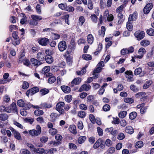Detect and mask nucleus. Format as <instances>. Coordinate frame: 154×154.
Returning a JSON list of instances; mask_svg holds the SVG:
<instances>
[{
	"label": "nucleus",
	"mask_w": 154,
	"mask_h": 154,
	"mask_svg": "<svg viewBox=\"0 0 154 154\" xmlns=\"http://www.w3.org/2000/svg\"><path fill=\"white\" fill-rule=\"evenodd\" d=\"M36 130L32 129L29 131V134L32 137H35L38 136L41 132V128L39 125H37L36 126Z\"/></svg>",
	"instance_id": "f257e3e1"
},
{
	"label": "nucleus",
	"mask_w": 154,
	"mask_h": 154,
	"mask_svg": "<svg viewBox=\"0 0 154 154\" xmlns=\"http://www.w3.org/2000/svg\"><path fill=\"white\" fill-rule=\"evenodd\" d=\"M65 104L63 102H60L58 103L56 106V109L60 114H63L64 113V110L63 109Z\"/></svg>",
	"instance_id": "f03ea898"
},
{
	"label": "nucleus",
	"mask_w": 154,
	"mask_h": 154,
	"mask_svg": "<svg viewBox=\"0 0 154 154\" xmlns=\"http://www.w3.org/2000/svg\"><path fill=\"white\" fill-rule=\"evenodd\" d=\"M6 109V112H7L10 113L11 111L12 110L14 113H17V106L15 103H12L10 106L7 107V109Z\"/></svg>",
	"instance_id": "7ed1b4c3"
},
{
	"label": "nucleus",
	"mask_w": 154,
	"mask_h": 154,
	"mask_svg": "<svg viewBox=\"0 0 154 154\" xmlns=\"http://www.w3.org/2000/svg\"><path fill=\"white\" fill-rule=\"evenodd\" d=\"M39 91V90L38 87H34L27 91L26 93V94L29 97V95L32 96L38 92Z\"/></svg>",
	"instance_id": "20e7f679"
},
{
	"label": "nucleus",
	"mask_w": 154,
	"mask_h": 154,
	"mask_svg": "<svg viewBox=\"0 0 154 154\" xmlns=\"http://www.w3.org/2000/svg\"><path fill=\"white\" fill-rule=\"evenodd\" d=\"M145 32L144 31H137L134 33V36L138 40H140L145 37Z\"/></svg>",
	"instance_id": "39448f33"
},
{
	"label": "nucleus",
	"mask_w": 154,
	"mask_h": 154,
	"mask_svg": "<svg viewBox=\"0 0 154 154\" xmlns=\"http://www.w3.org/2000/svg\"><path fill=\"white\" fill-rule=\"evenodd\" d=\"M134 51V48L132 47L129 48H123L121 51V53L122 55H125L126 54L133 53Z\"/></svg>",
	"instance_id": "423d86ee"
},
{
	"label": "nucleus",
	"mask_w": 154,
	"mask_h": 154,
	"mask_svg": "<svg viewBox=\"0 0 154 154\" xmlns=\"http://www.w3.org/2000/svg\"><path fill=\"white\" fill-rule=\"evenodd\" d=\"M58 48L61 52H63L67 48L66 42L64 41H62L59 42L58 45Z\"/></svg>",
	"instance_id": "0eeeda50"
},
{
	"label": "nucleus",
	"mask_w": 154,
	"mask_h": 154,
	"mask_svg": "<svg viewBox=\"0 0 154 154\" xmlns=\"http://www.w3.org/2000/svg\"><path fill=\"white\" fill-rule=\"evenodd\" d=\"M105 131L106 133H110L114 136H116L119 133L118 130L114 129L113 127L107 128L105 129Z\"/></svg>",
	"instance_id": "6e6552de"
},
{
	"label": "nucleus",
	"mask_w": 154,
	"mask_h": 154,
	"mask_svg": "<svg viewBox=\"0 0 154 154\" xmlns=\"http://www.w3.org/2000/svg\"><path fill=\"white\" fill-rule=\"evenodd\" d=\"M152 3H149L147 4L143 9V12L145 14H148L153 7Z\"/></svg>",
	"instance_id": "1a4fd4ad"
},
{
	"label": "nucleus",
	"mask_w": 154,
	"mask_h": 154,
	"mask_svg": "<svg viewBox=\"0 0 154 154\" xmlns=\"http://www.w3.org/2000/svg\"><path fill=\"white\" fill-rule=\"evenodd\" d=\"M38 42L42 45L46 46L49 42V40L48 38H41L38 39Z\"/></svg>",
	"instance_id": "9d476101"
},
{
	"label": "nucleus",
	"mask_w": 154,
	"mask_h": 154,
	"mask_svg": "<svg viewBox=\"0 0 154 154\" xmlns=\"http://www.w3.org/2000/svg\"><path fill=\"white\" fill-rule=\"evenodd\" d=\"M30 62L31 64L34 66L38 67L41 65L42 63L38 60L34 58H32L30 60Z\"/></svg>",
	"instance_id": "9b49d317"
},
{
	"label": "nucleus",
	"mask_w": 154,
	"mask_h": 154,
	"mask_svg": "<svg viewBox=\"0 0 154 154\" xmlns=\"http://www.w3.org/2000/svg\"><path fill=\"white\" fill-rule=\"evenodd\" d=\"M13 37L14 39V41H13L12 44L14 45H19L20 43V41L18 39V36L15 32L12 33Z\"/></svg>",
	"instance_id": "f8f14e48"
},
{
	"label": "nucleus",
	"mask_w": 154,
	"mask_h": 154,
	"mask_svg": "<svg viewBox=\"0 0 154 154\" xmlns=\"http://www.w3.org/2000/svg\"><path fill=\"white\" fill-rule=\"evenodd\" d=\"M60 115L55 112H52L50 115V121L52 122H54L58 118Z\"/></svg>",
	"instance_id": "ddd939ff"
},
{
	"label": "nucleus",
	"mask_w": 154,
	"mask_h": 154,
	"mask_svg": "<svg viewBox=\"0 0 154 154\" xmlns=\"http://www.w3.org/2000/svg\"><path fill=\"white\" fill-rule=\"evenodd\" d=\"M50 67L47 66H45L42 69V73L43 74H46L47 77H49L52 75V74L50 73H48L50 70Z\"/></svg>",
	"instance_id": "4468645a"
},
{
	"label": "nucleus",
	"mask_w": 154,
	"mask_h": 154,
	"mask_svg": "<svg viewBox=\"0 0 154 154\" xmlns=\"http://www.w3.org/2000/svg\"><path fill=\"white\" fill-rule=\"evenodd\" d=\"M81 81V79L80 78L74 79L70 84V86L72 87H73L75 85H79Z\"/></svg>",
	"instance_id": "2eb2a0df"
},
{
	"label": "nucleus",
	"mask_w": 154,
	"mask_h": 154,
	"mask_svg": "<svg viewBox=\"0 0 154 154\" xmlns=\"http://www.w3.org/2000/svg\"><path fill=\"white\" fill-rule=\"evenodd\" d=\"M52 105L50 103L45 102L42 103L40 105V108L43 109L46 108H50L52 107Z\"/></svg>",
	"instance_id": "dca6fc26"
},
{
	"label": "nucleus",
	"mask_w": 154,
	"mask_h": 154,
	"mask_svg": "<svg viewBox=\"0 0 154 154\" xmlns=\"http://www.w3.org/2000/svg\"><path fill=\"white\" fill-rule=\"evenodd\" d=\"M11 130L13 132V134L16 139L18 140H22V138L21 137L20 134L19 132L15 130L13 128H12V129H11Z\"/></svg>",
	"instance_id": "f3484780"
},
{
	"label": "nucleus",
	"mask_w": 154,
	"mask_h": 154,
	"mask_svg": "<svg viewBox=\"0 0 154 154\" xmlns=\"http://www.w3.org/2000/svg\"><path fill=\"white\" fill-rule=\"evenodd\" d=\"M91 86L89 85L84 84L79 89V91L81 92L83 91H88L91 89Z\"/></svg>",
	"instance_id": "a211bd4d"
},
{
	"label": "nucleus",
	"mask_w": 154,
	"mask_h": 154,
	"mask_svg": "<svg viewBox=\"0 0 154 154\" xmlns=\"http://www.w3.org/2000/svg\"><path fill=\"white\" fill-rule=\"evenodd\" d=\"M61 88L62 91L66 93H69L71 91L70 88L67 86L63 85L61 86Z\"/></svg>",
	"instance_id": "6ab92c4d"
},
{
	"label": "nucleus",
	"mask_w": 154,
	"mask_h": 154,
	"mask_svg": "<svg viewBox=\"0 0 154 154\" xmlns=\"http://www.w3.org/2000/svg\"><path fill=\"white\" fill-rule=\"evenodd\" d=\"M46 62L48 64H51L53 62L54 59L51 56H45V58Z\"/></svg>",
	"instance_id": "aec40b11"
},
{
	"label": "nucleus",
	"mask_w": 154,
	"mask_h": 154,
	"mask_svg": "<svg viewBox=\"0 0 154 154\" xmlns=\"http://www.w3.org/2000/svg\"><path fill=\"white\" fill-rule=\"evenodd\" d=\"M37 58L39 60H43L45 57V56L44 53L42 52H39L37 55Z\"/></svg>",
	"instance_id": "412c9836"
},
{
	"label": "nucleus",
	"mask_w": 154,
	"mask_h": 154,
	"mask_svg": "<svg viewBox=\"0 0 154 154\" xmlns=\"http://www.w3.org/2000/svg\"><path fill=\"white\" fill-rule=\"evenodd\" d=\"M103 140L101 138L99 139L95 142L93 145V147L94 149H97L101 144Z\"/></svg>",
	"instance_id": "4be33fe9"
},
{
	"label": "nucleus",
	"mask_w": 154,
	"mask_h": 154,
	"mask_svg": "<svg viewBox=\"0 0 154 154\" xmlns=\"http://www.w3.org/2000/svg\"><path fill=\"white\" fill-rule=\"evenodd\" d=\"M150 44V41L146 39H143L140 42V45L143 47H146Z\"/></svg>",
	"instance_id": "5701e85b"
},
{
	"label": "nucleus",
	"mask_w": 154,
	"mask_h": 154,
	"mask_svg": "<svg viewBox=\"0 0 154 154\" xmlns=\"http://www.w3.org/2000/svg\"><path fill=\"white\" fill-rule=\"evenodd\" d=\"M137 14L135 13H134L132 14H130L128 18V21H133L135 20L137 18Z\"/></svg>",
	"instance_id": "b1692460"
},
{
	"label": "nucleus",
	"mask_w": 154,
	"mask_h": 154,
	"mask_svg": "<svg viewBox=\"0 0 154 154\" xmlns=\"http://www.w3.org/2000/svg\"><path fill=\"white\" fill-rule=\"evenodd\" d=\"M31 18L32 19L35 20L37 22L43 19V18L42 16L34 14L31 15Z\"/></svg>",
	"instance_id": "393cba45"
},
{
	"label": "nucleus",
	"mask_w": 154,
	"mask_h": 154,
	"mask_svg": "<svg viewBox=\"0 0 154 154\" xmlns=\"http://www.w3.org/2000/svg\"><path fill=\"white\" fill-rule=\"evenodd\" d=\"M94 40V38L91 34H89L87 36V41L88 43L90 45H91Z\"/></svg>",
	"instance_id": "a878e982"
},
{
	"label": "nucleus",
	"mask_w": 154,
	"mask_h": 154,
	"mask_svg": "<svg viewBox=\"0 0 154 154\" xmlns=\"http://www.w3.org/2000/svg\"><path fill=\"white\" fill-rule=\"evenodd\" d=\"M69 130L71 133L74 134H75L77 133L76 127L74 125H71L69 128Z\"/></svg>",
	"instance_id": "bb28decb"
},
{
	"label": "nucleus",
	"mask_w": 154,
	"mask_h": 154,
	"mask_svg": "<svg viewBox=\"0 0 154 154\" xmlns=\"http://www.w3.org/2000/svg\"><path fill=\"white\" fill-rule=\"evenodd\" d=\"M125 131L127 133L130 134H132L134 132V129L131 126L126 127L125 129Z\"/></svg>",
	"instance_id": "cd10ccee"
},
{
	"label": "nucleus",
	"mask_w": 154,
	"mask_h": 154,
	"mask_svg": "<svg viewBox=\"0 0 154 154\" xmlns=\"http://www.w3.org/2000/svg\"><path fill=\"white\" fill-rule=\"evenodd\" d=\"M86 140V137L85 136H80L79 137L78 141L79 144H82L84 143Z\"/></svg>",
	"instance_id": "c85d7f7f"
},
{
	"label": "nucleus",
	"mask_w": 154,
	"mask_h": 154,
	"mask_svg": "<svg viewBox=\"0 0 154 154\" xmlns=\"http://www.w3.org/2000/svg\"><path fill=\"white\" fill-rule=\"evenodd\" d=\"M51 36L53 39L56 40L60 38V35L57 33H52Z\"/></svg>",
	"instance_id": "c756f323"
},
{
	"label": "nucleus",
	"mask_w": 154,
	"mask_h": 154,
	"mask_svg": "<svg viewBox=\"0 0 154 154\" xmlns=\"http://www.w3.org/2000/svg\"><path fill=\"white\" fill-rule=\"evenodd\" d=\"M8 116L6 114H0V120L2 121H5L8 118Z\"/></svg>",
	"instance_id": "7c9ffc66"
},
{
	"label": "nucleus",
	"mask_w": 154,
	"mask_h": 154,
	"mask_svg": "<svg viewBox=\"0 0 154 154\" xmlns=\"http://www.w3.org/2000/svg\"><path fill=\"white\" fill-rule=\"evenodd\" d=\"M57 130L55 128H52L50 129L49 130V133L51 135L54 136L57 133Z\"/></svg>",
	"instance_id": "2f4dec72"
},
{
	"label": "nucleus",
	"mask_w": 154,
	"mask_h": 154,
	"mask_svg": "<svg viewBox=\"0 0 154 154\" xmlns=\"http://www.w3.org/2000/svg\"><path fill=\"white\" fill-rule=\"evenodd\" d=\"M127 114V112L126 111H123L120 112L118 114L120 118H123L125 117Z\"/></svg>",
	"instance_id": "473e14b6"
},
{
	"label": "nucleus",
	"mask_w": 154,
	"mask_h": 154,
	"mask_svg": "<svg viewBox=\"0 0 154 154\" xmlns=\"http://www.w3.org/2000/svg\"><path fill=\"white\" fill-rule=\"evenodd\" d=\"M34 152H36L39 154H42L45 152L44 149L43 148H35L33 151Z\"/></svg>",
	"instance_id": "72a5a7b5"
},
{
	"label": "nucleus",
	"mask_w": 154,
	"mask_h": 154,
	"mask_svg": "<svg viewBox=\"0 0 154 154\" xmlns=\"http://www.w3.org/2000/svg\"><path fill=\"white\" fill-rule=\"evenodd\" d=\"M126 27L127 29L129 31H131L133 29V26L131 21H128L127 22Z\"/></svg>",
	"instance_id": "f704fd0d"
},
{
	"label": "nucleus",
	"mask_w": 154,
	"mask_h": 154,
	"mask_svg": "<svg viewBox=\"0 0 154 154\" xmlns=\"http://www.w3.org/2000/svg\"><path fill=\"white\" fill-rule=\"evenodd\" d=\"M90 18L93 22L96 23L97 21V17L95 14H92L90 16Z\"/></svg>",
	"instance_id": "c9c22d12"
},
{
	"label": "nucleus",
	"mask_w": 154,
	"mask_h": 154,
	"mask_svg": "<svg viewBox=\"0 0 154 154\" xmlns=\"http://www.w3.org/2000/svg\"><path fill=\"white\" fill-rule=\"evenodd\" d=\"M86 113L85 112L83 111H81L78 112V116L81 118H83L85 116Z\"/></svg>",
	"instance_id": "e433bc0d"
},
{
	"label": "nucleus",
	"mask_w": 154,
	"mask_h": 154,
	"mask_svg": "<svg viewBox=\"0 0 154 154\" xmlns=\"http://www.w3.org/2000/svg\"><path fill=\"white\" fill-rule=\"evenodd\" d=\"M137 116V113L135 112H133L130 113L129 115V117L131 120L134 119Z\"/></svg>",
	"instance_id": "4c0bfd02"
},
{
	"label": "nucleus",
	"mask_w": 154,
	"mask_h": 154,
	"mask_svg": "<svg viewBox=\"0 0 154 154\" xmlns=\"http://www.w3.org/2000/svg\"><path fill=\"white\" fill-rule=\"evenodd\" d=\"M73 57L71 55H69L67 57L66 61L67 63L69 65H71L72 62Z\"/></svg>",
	"instance_id": "58836bf2"
},
{
	"label": "nucleus",
	"mask_w": 154,
	"mask_h": 154,
	"mask_svg": "<svg viewBox=\"0 0 154 154\" xmlns=\"http://www.w3.org/2000/svg\"><path fill=\"white\" fill-rule=\"evenodd\" d=\"M126 5V4H124V5H122L118 7L116 9V12H123V9L124 8V7H125Z\"/></svg>",
	"instance_id": "ea45409f"
},
{
	"label": "nucleus",
	"mask_w": 154,
	"mask_h": 154,
	"mask_svg": "<svg viewBox=\"0 0 154 154\" xmlns=\"http://www.w3.org/2000/svg\"><path fill=\"white\" fill-rule=\"evenodd\" d=\"M152 83V81L151 80H149L144 85L143 88L144 89H146L148 88Z\"/></svg>",
	"instance_id": "a19ab883"
},
{
	"label": "nucleus",
	"mask_w": 154,
	"mask_h": 154,
	"mask_svg": "<svg viewBox=\"0 0 154 154\" xmlns=\"http://www.w3.org/2000/svg\"><path fill=\"white\" fill-rule=\"evenodd\" d=\"M56 80V78L54 76H50L48 79V82L50 84H52L55 82Z\"/></svg>",
	"instance_id": "79ce46f5"
},
{
	"label": "nucleus",
	"mask_w": 154,
	"mask_h": 154,
	"mask_svg": "<svg viewBox=\"0 0 154 154\" xmlns=\"http://www.w3.org/2000/svg\"><path fill=\"white\" fill-rule=\"evenodd\" d=\"M34 113L36 116H39L42 115L43 114L44 112L42 110L37 109L35 111Z\"/></svg>",
	"instance_id": "37998d69"
},
{
	"label": "nucleus",
	"mask_w": 154,
	"mask_h": 154,
	"mask_svg": "<svg viewBox=\"0 0 154 154\" xmlns=\"http://www.w3.org/2000/svg\"><path fill=\"white\" fill-rule=\"evenodd\" d=\"M82 58L85 60H91V56L89 54H84L82 55Z\"/></svg>",
	"instance_id": "c03bdc74"
},
{
	"label": "nucleus",
	"mask_w": 154,
	"mask_h": 154,
	"mask_svg": "<svg viewBox=\"0 0 154 154\" xmlns=\"http://www.w3.org/2000/svg\"><path fill=\"white\" fill-rule=\"evenodd\" d=\"M79 24L82 26L85 22V19L83 16H81L80 17L79 19Z\"/></svg>",
	"instance_id": "a18cd8bd"
},
{
	"label": "nucleus",
	"mask_w": 154,
	"mask_h": 154,
	"mask_svg": "<svg viewBox=\"0 0 154 154\" xmlns=\"http://www.w3.org/2000/svg\"><path fill=\"white\" fill-rule=\"evenodd\" d=\"M146 51L145 49L143 48H140L138 51V53L139 54L143 55L145 54Z\"/></svg>",
	"instance_id": "49530a36"
},
{
	"label": "nucleus",
	"mask_w": 154,
	"mask_h": 154,
	"mask_svg": "<svg viewBox=\"0 0 154 154\" xmlns=\"http://www.w3.org/2000/svg\"><path fill=\"white\" fill-rule=\"evenodd\" d=\"M49 92V90L48 89L46 88L42 89L40 91L41 95L42 96L44 95L48 94Z\"/></svg>",
	"instance_id": "de8ad7c7"
},
{
	"label": "nucleus",
	"mask_w": 154,
	"mask_h": 154,
	"mask_svg": "<svg viewBox=\"0 0 154 154\" xmlns=\"http://www.w3.org/2000/svg\"><path fill=\"white\" fill-rule=\"evenodd\" d=\"M143 143L142 141H138L137 142L135 146V147L137 148L142 147L143 146Z\"/></svg>",
	"instance_id": "09e8293b"
},
{
	"label": "nucleus",
	"mask_w": 154,
	"mask_h": 154,
	"mask_svg": "<svg viewBox=\"0 0 154 154\" xmlns=\"http://www.w3.org/2000/svg\"><path fill=\"white\" fill-rule=\"evenodd\" d=\"M146 33L150 36H153L154 35V30L152 28H150L147 29Z\"/></svg>",
	"instance_id": "8fccbe9b"
},
{
	"label": "nucleus",
	"mask_w": 154,
	"mask_h": 154,
	"mask_svg": "<svg viewBox=\"0 0 154 154\" xmlns=\"http://www.w3.org/2000/svg\"><path fill=\"white\" fill-rule=\"evenodd\" d=\"M25 103L22 99H20L18 100L17 102V105L20 107H23Z\"/></svg>",
	"instance_id": "3c124183"
},
{
	"label": "nucleus",
	"mask_w": 154,
	"mask_h": 154,
	"mask_svg": "<svg viewBox=\"0 0 154 154\" xmlns=\"http://www.w3.org/2000/svg\"><path fill=\"white\" fill-rule=\"evenodd\" d=\"M27 18L24 14H23V18L20 20V23L23 25L27 22Z\"/></svg>",
	"instance_id": "603ef678"
},
{
	"label": "nucleus",
	"mask_w": 154,
	"mask_h": 154,
	"mask_svg": "<svg viewBox=\"0 0 154 154\" xmlns=\"http://www.w3.org/2000/svg\"><path fill=\"white\" fill-rule=\"evenodd\" d=\"M41 7V6L40 5L37 4L35 8L37 12L39 14H40L42 13Z\"/></svg>",
	"instance_id": "864d4df0"
},
{
	"label": "nucleus",
	"mask_w": 154,
	"mask_h": 154,
	"mask_svg": "<svg viewBox=\"0 0 154 154\" xmlns=\"http://www.w3.org/2000/svg\"><path fill=\"white\" fill-rule=\"evenodd\" d=\"M72 97L70 95H68L66 96L65 97V99L66 101L69 103L72 100Z\"/></svg>",
	"instance_id": "5fc2aeb1"
},
{
	"label": "nucleus",
	"mask_w": 154,
	"mask_h": 154,
	"mask_svg": "<svg viewBox=\"0 0 154 154\" xmlns=\"http://www.w3.org/2000/svg\"><path fill=\"white\" fill-rule=\"evenodd\" d=\"M142 69L141 68H138L136 69L134 71V74L137 75L139 74L142 72Z\"/></svg>",
	"instance_id": "6e6d98bb"
},
{
	"label": "nucleus",
	"mask_w": 154,
	"mask_h": 154,
	"mask_svg": "<svg viewBox=\"0 0 154 154\" xmlns=\"http://www.w3.org/2000/svg\"><path fill=\"white\" fill-rule=\"evenodd\" d=\"M124 101L125 103H131L134 102L133 99L130 98H126L124 99Z\"/></svg>",
	"instance_id": "4d7b16f0"
},
{
	"label": "nucleus",
	"mask_w": 154,
	"mask_h": 154,
	"mask_svg": "<svg viewBox=\"0 0 154 154\" xmlns=\"http://www.w3.org/2000/svg\"><path fill=\"white\" fill-rule=\"evenodd\" d=\"M115 151V148L114 147H111L109 148L107 152L108 154H112Z\"/></svg>",
	"instance_id": "13d9d810"
},
{
	"label": "nucleus",
	"mask_w": 154,
	"mask_h": 154,
	"mask_svg": "<svg viewBox=\"0 0 154 154\" xmlns=\"http://www.w3.org/2000/svg\"><path fill=\"white\" fill-rule=\"evenodd\" d=\"M89 119L90 121L93 123L94 124L95 123V119L94 115L93 114H90L89 116Z\"/></svg>",
	"instance_id": "bf43d9fd"
},
{
	"label": "nucleus",
	"mask_w": 154,
	"mask_h": 154,
	"mask_svg": "<svg viewBox=\"0 0 154 154\" xmlns=\"http://www.w3.org/2000/svg\"><path fill=\"white\" fill-rule=\"evenodd\" d=\"M105 144L108 146H110L112 144V141L109 139H106L105 141Z\"/></svg>",
	"instance_id": "052dcab7"
},
{
	"label": "nucleus",
	"mask_w": 154,
	"mask_h": 154,
	"mask_svg": "<svg viewBox=\"0 0 154 154\" xmlns=\"http://www.w3.org/2000/svg\"><path fill=\"white\" fill-rule=\"evenodd\" d=\"M32 106V105L30 104L29 103L27 102L26 103H25L23 107H24L26 109H29Z\"/></svg>",
	"instance_id": "680f3d73"
},
{
	"label": "nucleus",
	"mask_w": 154,
	"mask_h": 154,
	"mask_svg": "<svg viewBox=\"0 0 154 154\" xmlns=\"http://www.w3.org/2000/svg\"><path fill=\"white\" fill-rule=\"evenodd\" d=\"M103 108L104 111H108L110 109V107L109 105L106 104L103 106Z\"/></svg>",
	"instance_id": "e2e57ef3"
},
{
	"label": "nucleus",
	"mask_w": 154,
	"mask_h": 154,
	"mask_svg": "<svg viewBox=\"0 0 154 154\" xmlns=\"http://www.w3.org/2000/svg\"><path fill=\"white\" fill-rule=\"evenodd\" d=\"M29 87V85L28 83L25 81L23 82V85H22V87L24 89H26Z\"/></svg>",
	"instance_id": "0e129e2a"
},
{
	"label": "nucleus",
	"mask_w": 154,
	"mask_h": 154,
	"mask_svg": "<svg viewBox=\"0 0 154 154\" xmlns=\"http://www.w3.org/2000/svg\"><path fill=\"white\" fill-rule=\"evenodd\" d=\"M105 32V28L104 26H102L100 31H99V33L100 35H103Z\"/></svg>",
	"instance_id": "69168bd1"
},
{
	"label": "nucleus",
	"mask_w": 154,
	"mask_h": 154,
	"mask_svg": "<svg viewBox=\"0 0 154 154\" xmlns=\"http://www.w3.org/2000/svg\"><path fill=\"white\" fill-rule=\"evenodd\" d=\"M130 88L131 90L135 92H137L139 90L138 88H137L134 85H131Z\"/></svg>",
	"instance_id": "338daca9"
},
{
	"label": "nucleus",
	"mask_w": 154,
	"mask_h": 154,
	"mask_svg": "<svg viewBox=\"0 0 154 154\" xmlns=\"http://www.w3.org/2000/svg\"><path fill=\"white\" fill-rule=\"evenodd\" d=\"M66 10L68 11L72 12L74 11V8L73 7L71 6H66Z\"/></svg>",
	"instance_id": "774afa93"
}]
</instances>
